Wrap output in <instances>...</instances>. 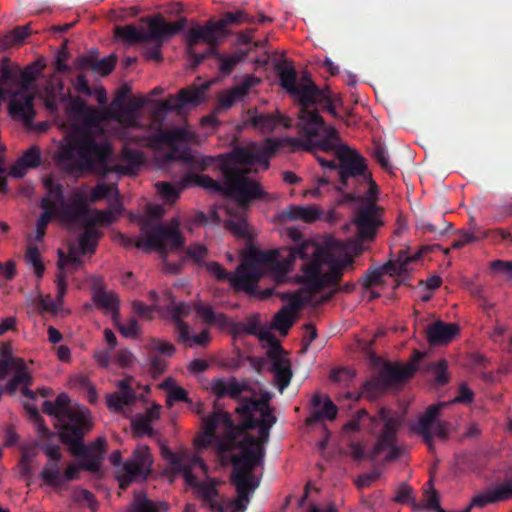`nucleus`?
<instances>
[{
  "label": "nucleus",
  "instance_id": "nucleus-53",
  "mask_svg": "<svg viewBox=\"0 0 512 512\" xmlns=\"http://www.w3.org/2000/svg\"><path fill=\"white\" fill-rule=\"evenodd\" d=\"M26 262L32 265L34 273L38 278L44 274L45 267L41 259L40 251L37 246H29L25 254Z\"/></svg>",
  "mask_w": 512,
  "mask_h": 512
},
{
  "label": "nucleus",
  "instance_id": "nucleus-63",
  "mask_svg": "<svg viewBox=\"0 0 512 512\" xmlns=\"http://www.w3.org/2000/svg\"><path fill=\"white\" fill-rule=\"evenodd\" d=\"M373 156L382 169L389 173L393 172L394 166L390 163L387 150L383 145H376Z\"/></svg>",
  "mask_w": 512,
  "mask_h": 512
},
{
  "label": "nucleus",
  "instance_id": "nucleus-56",
  "mask_svg": "<svg viewBox=\"0 0 512 512\" xmlns=\"http://www.w3.org/2000/svg\"><path fill=\"white\" fill-rule=\"evenodd\" d=\"M121 335L125 338H136L141 333V328L135 318H130L126 324L121 323L120 317L117 322H113Z\"/></svg>",
  "mask_w": 512,
  "mask_h": 512
},
{
  "label": "nucleus",
  "instance_id": "nucleus-31",
  "mask_svg": "<svg viewBox=\"0 0 512 512\" xmlns=\"http://www.w3.org/2000/svg\"><path fill=\"white\" fill-rule=\"evenodd\" d=\"M190 305L185 302L172 303L167 307L171 319L174 322L178 340H186L190 326L183 321V317L190 313Z\"/></svg>",
  "mask_w": 512,
  "mask_h": 512
},
{
  "label": "nucleus",
  "instance_id": "nucleus-64",
  "mask_svg": "<svg viewBox=\"0 0 512 512\" xmlns=\"http://www.w3.org/2000/svg\"><path fill=\"white\" fill-rule=\"evenodd\" d=\"M31 34V27L29 24L24 26L16 27L9 35L6 36V40L11 45L22 43Z\"/></svg>",
  "mask_w": 512,
  "mask_h": 512
},
{
  "label": "nucleus",
  "instance_id": "nucleus-12",
  "mask_svg": "<svg viewBox=\"0 0 512 512\" xmlns=\"http://www.w3.org/2000/svg\"><path fill=\"white\" fill-rule=\"evenodd\" d=\"M447 406H449V403L446 402L430 405L413 427V430L423 437L429 450L434 449V436L442 440L449 438L451 424L447 421L438 420L441 410Z\"/></svg>",
  "mask_w": 512,
  "mask_h": 512
},
{
  "label": "nucleus",
  "instance_id": "nucleus-32",
  "mask_svg": "<svg viewBox=\"0 0 512 512\" xmlns=\"http://www.w3.org/2000/svg\"><path fill=\"white\" fill-rule=\"evenodd\" d=\"M415 370L414 365L385 364L379 373L388 387H391L411 378Z\"/></svg>",
  "mask_w": 512,
  "mask_h": 512
},
{
  "label": "nucleus",
  "instance_id": "nucleus-38",
  "mask_svg": "<svg viewBox=\"0 0 512 512\" xmlns=\"http://www.w3.org/2000/svg\"><path fill=\"white\" fill-rule=\"evenodd\" d=\"M84 226V231L79 237V250L82 255L86 253H94L98 239L101 236V232H99L96 227L90 226L87 222L82 224Z\"/></svg>",
  "mask_w": 512,
  "mask_h": 512
},
{
  "label": "nucleus",
  "instance_id": "nucleus-48",
  "mask_svg": "<svg viewBox=\"0 0 512 512\" xmlns=\"http://www.w3.org/2000/svg\"><path fill=\"white\" fill-rule=\"evenodd\" d=\"M25 409L30 418L36 423V430L39 437L44 440H50L53 438L55 434L45 425L44 419L41 417L38 408L32 405H26Z\"/></svg>",
  "mask_w": 512,
  "mask_h": 512
},
{
  "label": "nucleus",
  "instance_id": "nucleus-34",
  "mask_svg": "<svg viewBox=\"0 0 512 512\" xmlns=\"http://www.w3.org/2000/svg\"><path fill=\"white\" fill-rule=\"evenodd\" d=\"M280 217L282 220L312 223L318 219L319 211L314 206L290 205L281 212Z\"/></svg>",
  "mask_w": 512,
  "mask_h": 512
},
{
  "label": "nucleus",
  "instance_id": "nucleus-19",
  "mask_svg": "<svg viewBox=\"0 0 512 512\" xmlns=\"http://www.w3.org/2000/svg\"><path fill=\"white\" fill-rule=\"evenodd\" d=\"M267 357L271 362L270 371L274 374V381L280 393L289 386L293 373L290 360L285 356L282 346L267 349Z\"/></svg>",
  "mask_w": 512,
  "mask_h": 512
},
{
  "label": "nucleus",
  "instance_id": "nucleus-39",
  "mask_svg": "<svg viewBox=\"0 0 512 512\" xmlns=\"http://www.w3.org/2000/svg\"><path fill=\"white\" fill-rule=\"evenodd\" d=\"M168 504L165 502H154L146 497L144 493L134 496L131 512H165Z\"/></svg>",
  "mask_w": 512,
  "mask_h": 512
},
{
  "label": "nucleus",
  "instance_id": "nucleus-17",
  "mask_svg": "<svg viewBox=\"0 0 512 512\" xmlns=\"http://www.w3.org/2000/svg\"><path fill=\"white\" fill-rule=\"evenodd\" d=\"M55 405L60 413L59 416V437L63 438L65 433L71 432L78 425L84 424L90 417V412L85 407H70V398L66 393L59 394L55 399Z\"/></svg>",
  "mask_w": 512,
  "mask_h": 512
},
{
  "label": "nucleus",
  "instance_id": "nucleus-4",
  "mask_svg": "<svg viewBox=\"0 0 512 512\" xmlns=\"http://www.w3.org/2000/svg\"><path fill=\"white\" fill-rule=\"evenodd\" d=\"M276 71L281 87L298 101L299 119L305 123L308 133L314 134L323 123L319 110L336 115L329 89H320L312 79H308L306 83H297V72L292 65L279 63Z\"/></svg>",
  "mask_w": 512,
  "mask_h": 512
},
{
  "label": "nucleus",
  "instance_id": "nucleus-14",
  "mask_svg": "<svg viewBox=\"0 0 512 512\" xmlns=\"http://www.w3.org/2000/svg\"><path fill=\"white\" fill-rule=\"evenodd\" d=\"M145 243L147 249H155L161 253H166L168 247L171 250L183 247L185 240L179 230L178 219L173 218L166 225L152 226L147 232Z\"/></svg>",
  "mask_w": 512,
  "mask_h": 512
},
{
  "label": "nucleus",
  "instance_id": "nucleus-35",
  "mask_svg": "<svg viewBox=\"0 0 512 512\" xmlns=\"http://www.w3.org/2000/svg\"><path fill=\"white\" fill-rule=\"evenodd\" d=\"M41 207L44 210L36 223V240L41 241L46 233V228L54 216L59 213V207L49 199H42Z\"/></svg>",
  "mask_w": 512,
  "mask_h": 512
},
{
  "label": "nucleus",
  "instance_id": "nucleus-44",
  "mask_svg": "<svg viewBox=\"0 0 512 512\" xmlns=\"http://www.w3.org/2000/svg\"><path fill=\"white\" fill-rule=\"evenodd\" d=\"M388 388V385L379 373V375L365 382L362 393L369 399L374 400L385 393Z\"/></svg>",
  "mask_w": 512,
  "mask_h": 512
},
{
  "label": "nucleus",
  "instance_id": "nucleus-54",
  "mask_svg": "<svg viewBox=\"0 0 512 512\" xmlns=\"http://www.w3.org/2000/svg\"><path fill=\"white\" fill-rule=\"evenodd\" d=\"M299 120H300L301 130L303 131V133L307 137V139L310 140V138L317 137L320 135V132H323L325 139H330L331 141H333L335 143H336V141L339 140L338 131L332 126H326L324 120H323V123L321 125H319V127H317L314 134L308 133L303 120L302 119H299Z\"/></svg>",
  "mask_w": 512,
  "mask_h": 512
},
{
  "label": "nucleus",
  "instance_id": "nucleus-28",
  "mask_svg": "<svg viewBox=\"0 0 512 512\" xmlns=\"http://www.w3.org/2000/svg\"><path fill=\"white\" fill-rule=\"evenodd\" d=\"M459 333V327L454 323L436 321L426 328V338L431 345L448 344Z\"/></svg>",
  "mask_w": 512,
  "mask_h": 512
},
{
  "label": "nucleus",
  "instance_id": "nucleus-52",
  "mask_svg": "<svg viewBox=\"0 0 512 512\" xmlns=\"http://www.w3.org/2000/svg\"><path fill=\"white\" fill-rule=\"evenodd\" d=\"M156 188L160 196L168 203H174L180 197V193L184 189L181 186V180L178 182L177 186L168 182H158Z\"/></svg>",
  "mask_w": 512,
  "mask_h": 512
},
{
  "label": "nucleus",
  "instance_id": "nucleus-3",
  "mask_svg": "<svg viewBox=\"0 0 512 512\" xmlns=\"http://www.w3.org/2000/svg\"><path fill=\"white\" fill-rule=\"evenodd\" d=\"M204 447L216 441L218 454L223 461L230 455H244L249 461L261 462L262 448L259 441L242 429V421L235 424L231 415L214 406V410L202 419Z\"/></svg>",
  "mask_w": 512,
  "mask_h": 512
},
{
  "label": "nucleus",
  "instance_id": "nucleus-15",
  "mask_svg": "<svg viewBox=\"0 0 512 512\" xmlns=\"http://www.w3.org/2000/svg\"><path fill=\"white\" fill-rule=\"evenodd\" d=\"M375 199L358 207L355 211L353 223L356 226L358 239L361 241L373 240L378 228L383 225L382 209L375 204Z\"/></svg>",
  "mask_w": 512,
  "mask_h": 512
},
{
  "label": "nucleus",
  "instance_id": "nucleus-57",
  "mask_svg": "<svg viewBox=\"0 0 512 512\" xmlns=\"http://www.w3.org/2000/svg\"><path fill=\"white\" fill-rule=\"evenodd\" d=\"M195 311L199 315V317L207 324L213 325L217 324L221 326L220 316L224 315L223 313H215L213 308L208 305L197 304L195 305Z\"/></svg>",
  "mask_w": 512,
  "mask_h": 512
},
{
  "label": "nucleus",
  "instance_id": "nucleus-25",
  "mask_svg": "<svg viewBox=\"0 0 512 512\" xmlns=\"http://www.w3.org/2000/svg\"><path fill=\"white\" fill-rule=\"evenodd\" d=\"M226 159L231 167L259 165L263 170L269 168V159L261 150L253 152L245 148H236L228 153Z\"/></svg>",
  "mask_w": 512,
  "mask_h": 512
},
{
  "label": "nucleus",
  "instance_id": "nucleus-60",
  "mask_svg": "<svg viewBox=\"0 0 512 512\" xmlns=\"http://www.w3.org/2000/svg\"><path fill=\"white\" fill-rule=\"evenodd\" d=\"M431 368L434 373V380L438 385H445L449 381L448 376V364L445 359H441L431 364Z\"/></svg>",
  "mask_w": 512,
  "mask_h": 512
},
{
  "label": "nucleus",
  "instance_id": "nucleus-61",
  "mask_svg": "<svg viewBox=\"0 0 512 512\" xmlns=\"http://www.w3.org/2000/svg\"><path fill=\"white\" fill-rule=\"evenodd\" d=\"M114 220H115V217L110 211L95 210L93 212H90V215L86 219V222L90 226L96 227L97 224L109 225Z\"/></svg>",
  "mask_w": 512,
  "mask_h": 512
},
{
  "label": "nucleus",
  "instance_id": "nucleus-7",
  "mask_svg": "<svg viewBox=\"0 0 512 512\" xmlns=\"http://www.w3.org/2000/svg\"><path fill=\"white\" fill-rule=\"evenodd\" d=\"M365 419H368L373 426L383 424L369 454L372 460L384 452H387L385 460L388 462L399 459L404 453V449L397 445V435L402 425L401 419L391 416L390 410L384 407L380 408L377 415L373 417L365 409H360L356 412L355 417L344 425V430L347 432L359 430L361 422Z\"/></svg>",
  "mask_w": 512,
  "mask_h": 512
},
{
  "label": "nucleus",
  "instance_id": "nucleus-29",
  "mask_svg": "<svg viewBox=\"0 0 512 512\" xmlns=\"http://www.w3.org/2000/svg\"><path fill=\"white\" fill-rule=\"evenodd\" d=\"M249 123L262 133H270L275 130L279 125L290 127V120L283 117L281 114L276 113H253L249 118Z\"/></svg>",
  "mask_w": 512,
  "mask_h": 512
},
{
  "label": "nucleus",
  "instance_id": "nucleus-8",
  "mask_svg": "<svg viewBox=\"0 0 512 512\" xmlns=\"http://www.w3.org/2000/svg\"><path fill=\"white\" fill-rule=\"evenodd\" d=\"M337 172L340 186L339 190L346 189L350 179L359 184L368 185V190L364 196L367 200H373L378 193V186L367 169L366 159L356 150L350 149L346 145H341L337 149Z\"/></svg>",
  "mask_w": 512,
  "mask_h": 512
},
{
  "label": "nucleus",
  "instance_id": "nucleus-2",
  "mask_svg": "<svg viewBox=\"0 0 512 512\" xmlns=\"http://www.w3.org/2000/svg\"><path fill=\"white\" fill-rule=\"evenodd\" d=\"M69 108L74 116L84 123L83 129L68 139L54 155L56 166L72 176L84 173L106 176L111 172L128 173L123 165H109L112 148L102 131L94 132L92 127H98L105 119L96 108L89 107L79 96L71 97Z\"/></svg>",
  "mask_w": 512,
  "mask_h": 512
},
{
  "label": "nucleus",
  "instance_id": "nucleus-13",
  "mask_svg": "<svg viewBox=\"0 0 512 512\" xmlns=\"http://www.w3.org/2000/svg\"><path fill=\"white\" fill-rule=\"evenodd\" d=\"M91 418H87L85 423L78 425L69 433H65L61 442L68 446L69 452L77 457H102L105 452L106 439L98 437L91 445L84 444L85 435L92 429Z\"/></svg>",
  "mask_w": 512,
  "mask_h": 512
},
{
  "label": "nucleus",
  "instance_id": "nucleus-49",
  "mask_svg": "<svg viewBox=\"0 0 512 512\" xmlns=\"http://www.w3.org/2000/svg\"><path fill=\"white\" fill-rule=\"evenodd\" d=\"M44 186L47 189L48 196L44 199H49L56 203L58 207L65 204V196L63 186L60 183L54 181L52 177H47L44 180Z\"/></svg>",
  "mask_w": 512,
  "mask_h": 512
},
{
  "label": "nucleus",
  "instance_id": "nucleus-62",
  "mask_svg": "<svg viewBox=\"0 0 512 512\" xmlns=\"http://www.w3.org/2000/svg\"><path fill=\"white\" fill-rule=\"evenodd\" d=\"M28 168H36L41 163V152L37 146H31L19 158Z\"/></svg>",
  "mask_w": 512,
  "mask_h": 512
},
{
  "label": "nucleus",
  "instance_id": "nucleus-24",
  "mask_svg": "<svg viewBox=\"0 0 512 512\" xmlns=\"http://www.w3.org/2000/svg\"><path fill=\"white\" fill-rule=\"evenodd\" d=\"M151 464L152 459L149 448L147 446L138 447L133 453V458L123 464L125 473L123 482L126 481L129 483L136 477L145 475L149 472Z\"/></svg>",
  "mask_w": 512,
  "mask_h": 512
},
{
  "label": "nucleus",
  "instance_id": "nucleus-16",
  "mask_svg": "<svg viewBox=\"0 0 512 512\" xmlns=\"http://www.w3.org/2000/svg\"><path fill=\"white\" fill-rule=\"evenodd\" d=\"M189 140L188 132L184 128H174L172 130H161L153 133L149 137L152 147L166 144L170 147V151L165 155L166 161L180 160L186 164L190 150L188 148L180 149L177 144Z\"/></svg>",
  "mask_w": 512,
  "mask_h": 512
},
{
  "label": "nucleus",
  "instance_id": "nucleus-46",
  "mask_svg": "<svg viewBox=\"0 0 512 512\" xmlns=\"http://www.w3.org/2000/svg\"><path fill=\"white\" fill-rule=\"evenodd\" d=\"M423 497V502L419 503L422 507H418L416 510L428 509L436 512L445 511L440 506L439 496L436 490L432 487L431 480H429L425 485Z\"/></svg>",
  "mask_w": 512,
  "mask_h": 512
},
{
  "label": "nucleus",
  "instance_id": "nucleus-59",
  "mask_svg": "<svg viewBox=\"0 0 512 512\" xmlns=\"http://www.w3.org/2000/svg\"><path fill=\"white\" fill-rule=\"evenodd\" d=\"M131 426L138 436H152L154 433L151 423L143 414H137L132 420Z\"/></svg>",
  "mask_w": 512,
  "mask_h": 512
},
{
  "label": "nucleus",
  "instance_id": "nucleus-42",
  "mask_svg": "<svg viewBox=\"0 0 512 512\" xmlns=\"http://www.w3.org/2000/svg\"><path fill=\"white\" fill-rule=\"evenodd\" d=\"M243 23L255 24V18L243 10H238L236 12H226L223 14L222 18L218 20V25L222 27L224 31L228 25H240Z\"/></svg>",
  "mask_w": 512,
  "mask_h": 512
},
{
  "label": "nucleus",
  "instance_id": "nucleus-10",
  "mask_svg": "<svg viewBox=\"0 0 512 512\" xmlns=\"http://www.w3.org/2000/svg\"><path fill=\"white\" fill-rule=\"evenodd\" d=\"M224 30L218 21H209L204 26L192 27L187 34V55L191 68L195 69L203 60L216 54L215 46L219 43Z\"/></svg>",
  "mask_w": 512,
  "mask_h": 512
},
{
  "label": "nucleus",
  "instance_id": "nucleus-6",
  "mask_svg": "<svg viewBox=\"0 0 512 512\" xmlns=\"http://www.w3.org/2000/svg\"><path fill=\"white\" fill-rule=\"evenodd\" d=\"M228 461L232 465L231 483L236 488L237 498L217 501L218 490L211 484L200 487L201 496L215 512H244L250 503V494L259 486L253 470L261 462L249 461L244 455H230Z\"/></svg>",
  "mask_w": 512,
  "mask_h": 512
},
{
  "label": "nucleus",
  "instance_id": "nucleus-23",
  "mask_svg": "<svg viewBox=\"0 0 512 512\" xmlns=\"http://www.w3.org/2000/svg\"><path fill=\"white\" fill-rule=\"evenodd\" d=\"M90 212L86 195L81 191H76L70 203L65 201V204L59 207L58 215L61 216L65 222L83 224L86 223Z\"/></svg>",
  "mask_w": 512,
  "mask_h": 512
},
{
  "label": "nucleus",
  "instance_id": "nucleus-47",
  "mask_svg": "<svg viewBox=\"0 0 512 512\" xmlns=\"http://www.w3.org/2000/svg\"><path fill=\"white\" fill-rule=\"evenodd\" d=\"M337 412V406L331 401L329 397H327L324 401L322 409L315 410L314 413L307 419V422L309 424H313L323 419L334 420L337 416Z\"/></svg>",
  "mask_w": 512,
  "mask_h": 512
},
{
  "label": "nucleus",
  "instance_id": "nucleus-21",
  "mask_svg": "<svg viewBox=\"0 0 512 512\" xmlns=\"http://www.w3.org/2000/svg\"><path fill=\"white\" fill-rule=\"evenodd\" d=\"M210 390L218 400L228 397L241 404L245 399L241 396L242 393L252 389L246 380L239 381L236 377L231 376L229 378H213L210 382Z\"/></svg>",
  "mask_w": 512,
  "mask_h": 512
},
{
  "label": "nucleus",
  "instance_id": "nucleus-41",
  "mask_svg": "<svg viewBox=\"0 0 512 512\" xmlns=\"http://www.w3.org/2000/svg\"><path fill=\"white\" fill-rule=\"evenodd\" d=\"M253 420L255 422V428L259 429V437H255L259 442V445H261L262 448V456H261V462L263 461L264 457V443L268 441L270 430L273 427V425L277 422L276 416H270V417H260V419L253 417Z\"/></svg>",
  "mask_w": 512,
  "mask_h": 512
},
{
  "label": "nucleus",
  "instance_id": "nucleus-30",
  "mask_svg": "<svg viewBox=\"0 0 512 512\" xmlns=\"http://www.w3.org/2000/svg\"><path fill=\"white\" fill-rule=\"evenodd\" d=\"M115 65L116 57L114 55L104 57L103 59L98 61L90 55H82L79 56L76 60V67L78 69H91L92 71L101 76L109 75L114 70Z\"/></svg>",
  "mask_w": 512,
  "mask_h": 512
},
{
  "label": "nucleus",
  "instance_id": "nucleus-45",
  "mask_svg": "<svg viewBox=\"0 0 512 512\" xmlns=\"http://www.w3.org/2000/svg\"><path fill=\"white\" fill-rule=\"evenodd\" d=\"M32 376L28 373L26 367H19L15 372V375L11 380L5 385L4 392H7L10 395L15 394L18 386L20 385H31L32 384Z\"/></svg>",
  "mask_w": 512,
  "mask_h": 512
},
{
  "label": "nucleus",
  "instance_id": "nucleus-58",
  "mask_svg": "<svg viewBox=\"0 0 512 512\" xmlns=\"http://www.w3.org/2000/svg\"><path fill=\"white\" fill-rule=\"evenodd\" d=\"M220 61L219 70L223 75H230L236 65L243 59V56L232 55L229 57L221 56L217 51L216 54H212Z\"/></svg>",
  "mask_w": 512,
  "mask_h": 512
},
{
  "label": "nucleus",
  "instance_id": "nucleus-20",
  "mask_svg": "<svg viewBox=\"0 0 512 512\" xmlns=\"http://www.w3.org/2000/svg\"><path fill=\"white\" fill-rule=\"evenodd\" d=\"M185 25V20L168 23L162 16L147 18L148 31L144 32L145 42L151 41L163 45L164 42L178 34Z\"/></svg>",
  "mask_w": 512,
  "mask_h": 512
},
{
  "label": "nucleus",
  "instance_id": "nucleus-37",
  "mask_svg": "<svg viewBox=\"0 0 512 512\" xmlns=\"http://www.w3.org/2000/svg\"><path fill=\"white\" fill-rule=\"evenodd\" d=\"M418 257V254L410 257L406 254V251L401 250L397 260H391L380 267L382 268L384 275L401 276L408 271V264L416 260Z\"/></svg>",
  "mask_w": 512,
  "mask_h": 512
},
{
  "label": "nucleus",
  "instance_id": "nucleus-9",
  "mask_svg": "<svg viewBox=\"0 0 512 512\" xmlns=\"http://www.w3.org/2000/svg\"><path fill=\"white\" fill-rule=\"evenodd\" d=\"M209 88V83L200 86H190L181 89L177 95H170L164 101H152L154 109L151 111V125L154 133L164 130L163 125L166 121L168 112L176 111L180 113L187 106H197L205 99V92Z\"/></svg>",
  "mask_w": 512,
  "mask_h": 512
},
{
  "label": "nucleus",
  "instance_id": "nucleus-40",
  "mask_svg": "<svg viewBox=\"0 0 512 512\" xmlns=\"http://www.w3.org/2000/svg\"><path fill=\"white\" fill-rule=\"evenodd\" d=\"M39 477L50 487L60 488L63 486L61 468L59 463H56L55 461H47L40 472Z\"/></svg>",
  "mask_w": 512,
  "mask_h": 512
},
{
  "label": "nucleus",
  "instance_id": "nucleus-22",
  "mask_svg": "<svg viewBox=\"0 0 512 512\" xmlns=\"http://www.w3.org/2000/svg\"><path fill=\"white\" fill-rule=\"evenodd\" d=\"M146 98L132 96L127 103H123L117 109H108L107 117L129 128L139 127V110L146 103Z\"/></svg>",
  "mask_w": 512,
  "mask_h": 512
},
{
  "label": "nucleus",
  "instance_id": "nucleus-27",
  "mask_svg": "<svg viewBox=\"0 0 512 512\" xmlns=\"http://www.w3.org/2000/svg\"><path fill=\"white\" fill-rule=\"evenodd\" d=\"M92 300L98 308L104 310L105 314L111 315L112 322H117L120 316V300L114 291H108L102 287L94 288Z\"/></svg>",
  "mask_w": 512,
  "mask_h": 512
},
{
  "label": "nucleus",
  "instance_id": "nucleus-11",
  "mask_svg": "<svg viewBox=\"0 0 512 512\" xmlns=\"http://www.w3.org/2000/svg\"><path fill=\"white\" fill-rule=\"evenodd\" d=\"M36 75L31 69H19V78L16 85L17 90L9 104L11 115L22 119L25 123H31L35 117L33 106L34 94L31 92V85L35 81Z\"/></svg>",
  "mask_w": 512,
  "mask_h": 512
},
{
  "label": "nucleus",
  "instance_id": "nucleus-55",
  "mask_svg": "<svg viewBox=\"0 0 512 512\" xmlns=\"http://www.w3.org/2000/svg\"><path fill=\"white\" fill-rule=\"evenodd\" d=\"M72 499L77 503H86L92 511H95L98 507L97 500L93 493L84 488H74L72 491Z\"/></svg>",
  "mask_w": 512,
  "mask_h": 512
},
{
  "label": "nucleus",
  "instance_id": "nucleus-5",
  "mask_svg": "<svg viewBox=\"0 0 512 512\" xmlns=\"http://www.w3.org/2000/svg\"><path fill=\"white\" fill-rule=\"evenodd\" d=\"M219 172L222 174V182L208 175L187 171L181 178V186L182 188L198 186L212 193H220L234 199L241 206H246L253 199L262 198L263 191L260 185L247 176L249 170L231 167L224 158L219 164Z\"/></svg>",
  "mask_w": 512,
  "mask_h": 512
},
{
  "label": "nucleus",
  "instance_id": "nucleus-50",
  "mask_svg": "<svg viewBox=\"0 0 512 512\" xmlns=\"http://www.w3.org/2000/svg\"><path fill=\"white\" fill-rule=\"evenodd\" d=\"M19 367H26L25 362L20 358H14L9 353H2L0 356V380H5L11 370L17 371Z\"/></svg>",
  "mask_w": 512,
  "mask_h": 512
},
{
  "label": "nucleus",
  "instance_id": "nucleus-51",
  "mask_svg": "<svg viewBox=\"0 0 512 512\" xmlns=\"http://www.w3.org/2000/svg\"><path fill=\"white\" fill-rule=\"evenodd\" d=\"M294 324V316L286 307L278 311L273 319V327L282 334H287Z\"/></svg>",
  "mask_w": 512,
  "mask_h": 512
},
{
  "label": "nucleus",
  "instance_id": "nucleus-33",
  "mask_svg": "<svg viewBox=\"0 0 512 512\" xmlns=\"http://www.w3.org/2000/svg\"><path fill=\"white\" fill-rule=\"evenodd\" d=\"M19 78V67L12 65L8 58H3L0 62V92H6L12 94L15 92L17 82Z\"/></svg>",
  "mask_w": 512,
  "mask_h": 512
},
{
  "label": "nucleus",
  "instance_id": "nucleus-1",
  "mask_svg": "<svg viewBox=\"0 0 512 512\" xmlns=\"http://www.w3.org/2000/svg\"><path fill=\"white\" fill-rule=\"evenodd\" d=\"M304 263L300 267L298 281L312 295L321 292L328 285H338L344 271L354 268L351 256L338 257L330 250L311 240L301 241L294 248L282 247L278 250L258 252L239 265L233 274L228 273L220 263H203L218 281L227 280L237 291L256 294V287L262 276L259 265L269 267L276 283H285L295 260Z\"/></svg>",
  "mask_w": 512,
  "mask_h": 512
},
{
  "label": "nucleus",
  "instance_id": "nucleus-36",
  "mask_svg": "<svg viewBox=\"0 0 512 512\" xmlns=\"http://www.w3.org/2000/svg\"><path fill=\"white\" fill-rule=\"evenodd\" d=\"M228 156V153L219 154L218 156H193L189 153V156L186 161V165L198 171H206L209 168H213L214 170L219 171V164L222 163V160Z\"/></svg>",
  "mask_w": 512,
  "mask_h": 512
},
{
  "label": "nucleus",
  "instance_id": "nucleus-43",
  "mask_svg": "<svg viewBox=\"0 0 512 512\" xmlns=\"http://www.w3.org/2000/svg\"><path fill=\"white\" fill-rule=\"evenodd\" d=\"M115 36L128 44L145 42L144 32L134 25L117 27L115 29Z\"/></svg>",
  "mask_w": 512,
  "mask_h": 512
},
{
  "label": "nucleus",
  "instance_id": "nucleus-26",
  "mask_svg": "<svg viewBox=\"0 0 512 512\" xmlns=\"http://www.w3.org/2000/svg\"><path fill=\"white\" fill-rule=\"evenodd\" d=\"M510 498H512V477L495 487V489L474 496L470 505L466 508H469L470 512L474 507L483 508L488 504L505 501Z\"/></svg>",
  "mask_w": 512,
  "mask_h": 512
},
{
  "label": "nucleus",
  "instance_id": "nucleus-18",
  "mask_svg": "<svg viewBox=\"0 0 512 512\" xmlns=\"http://www.w3.org/2000/svg\"><path fill=\"white\" fill-rule=\"evenodd\" d=\"M272 395L268 391L261 393L258 399L254 397L245 398L243 402L236 408V413L242 419V429H254L255 422L253 417L255 413H260V417L275 416L273 408L270 405Z\"/></svg>",
  "mask_w": 512,
  "mask_h": 512
}]
</instances>
